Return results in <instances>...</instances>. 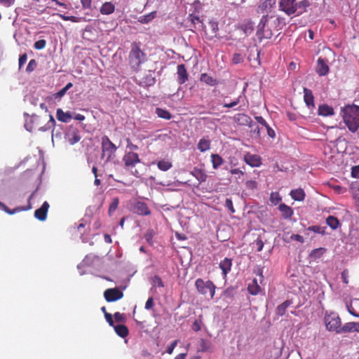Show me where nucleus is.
<instances>
[{
  "instance_id": "obj_1",
  "label": "nucleus",
  "mask_w": 359,
  "mask_h": 359,
  "mask_svg": "<svg viewBox=\"0 0 359 359\" xmlns=\"http://www.w3.org/2000/svg\"><path fill=\"white\" fill-rule=\"evenodd\" d=\"M310 6L309 0H280L278 3L279 10L287 15H299L306 11Z\"/></svg>"
},
{
  "instance_id": "obj_2",
  "label": "nucleus",
  "mask_w": 359,
  "mask_h": 359,
  "mask_svg": "<svg viewBox=\"0 0 359 359\" xmlns=\"http://www.w3.org/2000/svg\"><path fill=\"white\" fill-rule=\"evenodd\" d=\"M343 119L351 132H356L359 128V107L356 105L346 107L344 111Z\"/></svg>"
},
{
  "instance_id": "obj_3",
  "label": "nucleus",
  "mask_w": 359,
  "mask_h": 359,
  "mask_svg": "<svg viewBox=\"0 0 359 359\" xmlns=\"http://www.w3.org/2000/svg\"><path fill=\"white\" fill-rule=\"evenodd\" d=\"M128 59L130 67L135 71H138L141 65L147 60V56L137 43H133Z\"/></svg>"
},
{
  "instance_id": "obj_4",
  "label": "nucleus",
  "mask_w": 359,
  "mask_h": 359,
  "mask_svg": "<svg viewBox=\"0 0 359 359\" xmlns=\"http://www.w3.org/2000/svg\"><path fill=\"white\" fill-rule=\"evenodd\" d=\"M123 161L126 168L130 171L132 175L136 177H139L140 176V172L135 169L136 165L141 162L139 155L136 152L126 151L123 157Z\"/></svg>"
},
{
  "instance_id": "obj_5",
  "label": "nucleus",
  "mask_w": 359,
  "mask_h": 359,
  "mask_svg": "<svg viewBox=\"0 0 359 359\" xmlns=\"http://www.w3.org/2000/svg\"><path fill=\"white\" fill-rule=\"evenodd\" d=\"M101 149L102 158H105L104 164L111 161L115 157L117 147L106 135H104L101 138Z\"/></svg>"
},
{
  "instance_id": "obj_6",
  "label": "nucleus",
  "mask_w": 359,
  "mask_h": 359,
  "mask_svg": "<svg viewBox=\"0 0 359 359\" xmlns=\"http://www.w3.org/2000/svg\"><path fill=\"white\" fill-rule=\"evenodd\" d=\"M325 324L327 330L334 331L337 333L341 332V319L337 313H327L325 316Z\"/></svg>"
},
{
  "instance_id": "obj_7",
  "label": "nucleus",
  "mask_w": 359,
  "mask_h": 359,
  "mask_svg": "<svg viewBox=\"0 0 359 359\" xmlns=\"http://www.w3.org/2000/svg\"><path fill=\"white\" fill-rule=\"evenodd\" d=\"M195 286L200 294H207L209 293L211 299L215 296L216 287L212 281H205L202 278H198L195 282Z\"/></svg>"
},
{
  "instance_id": "obj_8",
  "label": "nucleus",
  "mask_w": 359,
  "mask_h": 359,
  "mask_svg": "<svg viewBox=\"0 0 359 359\" xmlns=\"http://www.w3.org/2000/svg\"><path fill=\"white\" fill-rule=\"evenodd\" d=\"M276 0H260L257 8V13L269 15L275 7Z\"/></svg>"
},
{
  "instance_id": "obj_9",
  "label": "nucleus",
  "mask_w": 359,
  "mask_h": 359,
  "mask_svg": "<svg viewBox=\"0 0 359 359\" xmlns=\"http://www.w3.org/2000/svg\"><path fill=\"white\" fill-rule=\"evenodd\" d=\"M36 194V190L34 191L31 194V196H29V198L28 199V205L25 207H19V208H14L13 210H11L5 204L0 202V210L5 211L6 212H7L9 215H13L20 211L29 210L32 208V204H31V201L34 198V197L35 196Z\"/></svg>"
},
{
  "instance_id": "obj_10",
  "label": "nucleus",
  "mask_w": 359,
  "mask_h": 359,
  "mask_svg": "<svg viewBox=\"0 0 359 359\" xmlns=\"http://www.w3.org/2000/svg\"><path fill=\"white\" fill-rule=\"evenodd\" d=\"M238 107L236 109L237 110L242 111L244 110L245 108L248 107V102L246 100V97L244 94L240 95L237 98L231 102L230 103H224V107L225 108H232L239 104Z\"/></svg>"
},
{
  "instance_id": "obj_11",
  "label": "nucleus",
  "mask_w": 359,
  "mask_h": 359,
  "mask_svg": "<svg viewBox=\"0 0 359 359\" xmlns=\"http://www.w3.org/2000/svg\"><path fill=\"white\" fill-rule=\"evenodd\" d=\"M104 296L108 302H111L121 299L123 293L116 288H111L104 291Z\"/></svg>"
},
{
  "instance_id": "obj_12",
  "label": "nucleus",
  "mask_w": 359,
  "mask_h": 359,
  "mask_svg": "<svg viewBox=\"0 0 359 359\" xmlns=\"http://www.w3.org/2000/svg\"><path fill=\"white\" fill-rule=\"evenodd\" d=\"M49 208V204L47 201L43 202L41 207L34 212V217L39 221H45L47 217V212Z\"/></svg>"
},
{
  "instance_id": "obj_13",
  "label": "nucleus",
  "mask_w": 359,
  "mask_h": 359,
  "mask_svg": "<svg viewBox=\"0 0 359 359\" xmlns=\"http://www.w3.org/2000/svg\"><path fill=\"white\" fill-rule=\"evenodd\" d=\"M244 161L251 167H259L262 164L261 158L259 156L249 153L245 155Z\"/></svg>"
},
{
  "instance_id": "obj_14",
  "label": "nucleus",
  "mask_w": 359,
  "mask_h": 359,
  "mask_svg": "<svg viewBox=\"0 0 359 359\" xmlns=\"http://www.w3.org/2000/svg\"><path fill=\"white\" fill-rule=\"evenodd\" d=\"M329 72V67L325 62V60L323 58H318L316 66V72L320 76H325Z\"/></svg>"
},
{
  "instance_id": "obj_15",
  "label": "nucleus",
  "mask_w": 359,
  "mask_h": 359,
  "mask_svg": "<svg viewBox=\"0 0 359 359\" xmlns=\"http://www.w3.org/2000/svg\"><path fill=\"white\" fill-rule=\"evenodd\" d=\"M177 81L180 84L184 83L188 80V74L184 65L177 66Z\"/></svg>"
},
{
  "instance_id": "obj_16",
  "label": "nucleus",
  "mask_w": 359,
  "mask_h": 359,
  "mask_svg": "<svg viewBox=\"0 0 359 359\" xmlns=\"http://www.w3.org/2000/svg\"><path fill=\"white\" fill-rule=\"evenodd\" d=\"M304 100L309 109H313L315 107L314 97L312 91L306 88H304Z\"/></svg>"
},
{
  "instance_id": "obj_17",
  "label": "nucleus",
  "mask_w": 359,
  "mask_h": 359,
  "mask_svg": "<svg viewBox=\"0 0 359 359\" xmlns=\"http://www.w3.org/2000/svg\"><path fill=\"white\" fill-rule=\"evenodd\" d=\"M99 260L98 257L93 255H88L83 259L81 263H80L77 268L80 271L81 268L83 266H93L94 263Z\"/></svg>"
},
{
  "instance_id": "obj_18",
  "label": "nucleus",
  "mask_w": 359,
  "mask_h": 359,
  "mask_svg": "<svg viewBox=\"0 0 359 359\" xmlns=\"http://www.w3.org/2000/svg\"><path fill=\"white\" fill-rule=\"evenodd\" d=\"M278 210L281 213L282 217L285 219H291L292 216L294 214L293 210L290 206L287 205L285 203H280L278 206Z\"/></svg>"
},
{
  "instance_id": "obj_19",
  "label": "nucleus",
  "mask_w": 359,
  "mask_h": 359,
  "mask_svg": "<svg viewBox=\"0 0 359 359\" xmlns=\"http://www.w3.org/2000/svg\"><path fill=\"white\" fill-rule=\"evenodd\" d=\"M341 332H359V322H350L345 323L341 329Z\"/></svg>"
},
{
  "instance_id": "obj_20",
  "label": "nucleus",
  "mask_w": 359,
  "mask_h": 359,
  "mask_svg": "<svg viewBox=\"0 0 359 359\" xmlns=\"http://www.w3.org/2000/svg\"><path fill=\"white\" fill-rule=\"evenodd\" d=\"M318 115L323 116H330L334 115V111L332 107L327 104H320L318 107Z\"/></svg>"
},
{
  "instance_id": "obj_21",
  "label": "nucleus",
  "mask_w": 359,
  "mask_h": 359,
  "mask_svg": "<svg viewBox=\"0 0 359 359\" xmlns=\"http://www.w3.org/2000/svg\"><path fill=\"white\" fill-rule=\"evenodd\" d=\"M232 266V261L231 259L224 258L219 263V268L222 271V273L224 276L227 275V273L231 271Z\"/></svg>"
},
{
  "instance_id": "obj_22",
  "label": "nucleus",
  "mask_w": 359,
  "mask_h": 359,
  "mask_svg": "<svg viewBox=\"0 0 359 359\" xmlns=\"http://www.w3.org/2000/svg\"><path fill=\"white\" fill-rule=\"evenodd\" d=\"M191 174L200 182H205L207 179V175L204 170L194 168V170L191 172Z\"/></svg>"
},
{
  "instance_id": "obj_23",
  "label": "nucleus",
  "mask_w": 359,
  "mask_h": 359,
  "mask_svg": "<svg viewBox=\"0 0 359 359\" xmlns=\"http://www.w3.org/2000/svg\"><path fill=\"white\" fill-rule=\"evenodd\" d=\"M135 208L137 213L140 215H149L151 213L147 204L143 202H137Z\"/></svg>"
},
{
  "instance_id": "obj_24",
  "label": "nucleus",
  "mask_w": 359,
  "mask_h": 359,
  "mask_svg": "<svg viewBox=\"0 0 359 359\" xmlns=\"http://www.w3.org/2000/svg\"><path fill=\"white\" fill-rule=\"evenodd\" d=\"M56 117L58 121L63 123L69 122L72 118L70 112H64L61 109H57Z\"/></svg>"
},
{
  "instance_id": "obj_25",
  "label": "nucleus",
  "mask_w": 359,
  "mask_h": 359,
  "mask_svg": "<svg viewBox=\"0 0 359 359\" xmlns=\"http://www.w3.org/2000/svg\"><path fill=\"white\" fill-rule=\"evenodd\" d=\"M291 198L297 201H302L305 198V192L302 189H293L290 191Z\"/></svg>"
},
{
  "instance_id": "obj_26",
  "label": "nucleus",
  "mask_w": 359,
  "mask_h": 359,
  "mask_svg": "<svg viewBox=\"0 0 359 359\" xmlns=\"http://www.w3.org/2000/svg\"><path fill=\"white\" fill-rule=\"evenodd\" d=\"M115 11V6L111 2H104L100 9V12L102 15H110Z\"/></svg>"
},
{
  "instance_id": "obj_27",
  "label": "nucleus",
  "mask_w": 359,
  "mask_h": 359,
  "mask_svg": "<svg viewBox=\"0 0 359 359\" xmlns=\"http://www.w3.org/2000/svg\"><path fill=\"white\" fill-rule=\"evenodd\" d=\"M197 148L201 152H205L210 149V142L208 138L203 137L201 139L197 144Z\"/></svg>"
},
{
  "instance_id": "obj_28",
  "label": "nucleus",
  "mask_w": 359,
  "mask_h": 359,
  "mask_svg": "<svg viewBox=\"0 0 359 359\" xmlns=\"http://www.w3.org/2000/svg\"><path fill=\"white\" fill-rule=\"evenodd\" d=\"M201 81L204 82L208 86H215L217 84V79H214L212 76H210L206 73H203L201 75Z\"/></svg>"
},
{
  "instance_id": "obj_29",
  "label": "nucleus",
  "mask_w": 359,
  "mask_h": 359,
  "mask_svg": "<svg viewBox=\"0 0 359 359\" xmlns=\"http://www.w3.org/2000/svg\"><path fill=\"white\" fill-rule=\"evenodd\" d=\"M248 290L249 293L252 295H256L260 292L261 288L256 279H253L252 282L249 283Z\"/></svg>"
},
{
  "instance_id": "obj_30",
  "label": "nucleus",
  "mask_w": 359,
  "mask_h": 359,
  "mask_svg": "<svg viewBox=\"0 0 359 359\" xmlns=\"http://www.w3.org/2000/svg\"><path fill=\"white\" fill-rule=\"evenodd\" d=\"M156 79L151 71H149V73L144 76L142 81H141L142 85L145 86H151L154 85Z\"/></svg>"
},
{
  "instance_id": "obj_31",
  "label": "nucleus",
  "mask_w": 359,
  "mask_h": 359,
  "mask_svg": "<svg viewBox=\"0 0 359 359\" xmlns=\"http://www.w3.org/2000/svg\"><path fill=\"white\" fill-rule=\"evenodd\" d=\"M66 139L70 144L73 145L81 140V136L78 132L73 131L72 133H68L66 135Z\"/></svg>"
},
{
  "instance_id": "obj_32",
  "label": "nucleus",
  "mask_w": 359,
  "mask_h": 359,
  "mask_svg": "<svg viewBox=\"0 0 359 359\" xmlns=\"http://www.w3.org/2000/svg\"><path fill=\"white\" fill-rule=\"evenodd\" d=\"M269 19V15H263L262 18L260 19V21L257 25V34L259 35H261L263 34L264 29L268 23Z\"/></svg>"
},
{
  "instance_id": "obj_33",
  "label": "nucleus",
  "mask_w": 359,
  "mask_h": 359,
  "mask_svg": "<svg viewBox=\"0 0 359 359\" xmlns=\"http://www.w3.org/2000/svg\"><path fill=\"white\" fill-rule=\"evenodd\" d=\"M292 304L291 300H286L283 304H280L276 309V313L278 316H283L287 309Z\"/></svg>"
},
{
  "instance_id": "obj_34",
  "label": "nucleus",
  "mask_w": 359,
  "mask_h": 359,
  "mask_svg": "<svg viewBox=\"0 0 359 359\" xmlns=\"http://www.w3.org/2000/svg\"><path fill=\"white\" fill-rule=\"evenodd\" d=\"M156 15V11H152L147 15H142L139 18L138 21L142 24H147L155 18Z\"/></svg>"
},
{
  "instance_id": "obj_35",
  "label": "nucleus",
  "mask_w": 359,
  "mask_h": 359,
  "mask_svg": "<svg viewBox=\"0 0 359 359\" xmlns=\"http://www.w3.org/2000/svg\"><path fill=\"white\" fill-rule=\"evenodd\" d=\"M326 223L333 230L337 229L339 226V219L334 216H329L326 219Z\"/></svg>"
},
{
  "instance_id": "obj_36",
  "label": "nucleus",
  "mask_w": 359,
  "mask_h": 359,
  "mask_svg": "<svg viewBox=\"0 0 359 359\" xmlns=\"http://www.w3.org/2000/svg\"><path fill=\"white\" fill-rule=\"evenodd\" d=\"M210 157L214 169H217L224 163V160L218 154H212Z\"/></svg>"
},
{
  "instance_id": "obj_37",
  "label": "nucleus",
  "mask_w": 359,
  "mask_h": 359,
  "mask_svg": "<svg viewBox=\"0 0 359 359\" xmlns=\"http://www.w3.org/2000/svg\"><path fill=\"white\" fill-rule=\"evenodd\" d=\"M325 250H326L323 248L314 249L311 252L309 256L311 259L316 260L321 257V256L325 252Z\"/></svg>"
},
{
  "instance_id": "obj_38",
  "label": "nucleus",
  "mask_w": 359,
  "mask_h": 359,
  "mask_svg": "<svg viewBox=\"0 0 359 359\" xmlns=\"http://www.w3.org/2000/svg\"><path fill=\"white\" fill-rule=\"evenodd\" d=\"M116 333L121 337H125L128 334V330L126 326L123 325H118L114 326Z\"/></svg>"
},
{
  "instance_id": "obj_39",
  "label": "nucleus",
  "mask_w": 359,
  "mask_h": 359,
  "mask_svg": "<svg viewBox=\"0 0 359 359\" xmlns=\"http://www.w3.org/2000/svg\"><path fill=\"white\" fill-rule=\"evenodd\" d=\"M156 114L158 117L165 120H170L172 118L171 114L168 110L164 109L156 108Z\"/></svg>"
},
{
  "instance_id": "obj_40",
  "label": "nucleus",
  "mask_w": 359,
  "mask_h": 359,
  "mask_svg": "<svg viewBox=\"0 0 359 359\" xmlns=\"http://www.w3.org/2000/svg\"><path fill=\"white\" fill-rule=\"evenodd\" d=\"M210 348H211L210 341L205 340L204 339H201L200 340L198 351L207 352V351H209L210 350Z\"/></svg>"
},
{
  "instance_id": "obj_41",
  "label": "nucleus",
  "mask_w": 359,
  "mask_h": 359,
  "mask_svg": "<svg viewBox=\"0 0 359 359\" xmlns=\"http://www.w3.org/2000/svg\"><path fill=\"white\" fill-rule=\"evenodd\" d=\"M25 116H27V118L25 120V128L27 131H32L33 126L32 123L37 119V116H32L29 117L27 114H25Z\"/></svg>"
},
{
  "instance_id": "obj_42",
  "label": "nucleus",
  "mask_w": 359,
  "mask_h": 359,
  "mask_svg": "<svg viewBox=\"0 0 359 359\" xmlns=\"http://www.w3.org/2000/svg\"><path fill=\"white\" fill-rule=\"evenodd\" d=\"M172 163L169 161L161 160L157 163L159 170L162 171H167L172 168Z\"/></svg>"
},
{
  "instance_id": "obj_43",
  "label": "nucleus",
  "mask_w": 359,
  "mask_h": 359,
  "mask_svg": "<svg viewBox=\"0 0 359 359\" xmlns=\"http://www.w3.org/2000/svg\"><path fill=\"white\" fill-rule=\"evenodd\" d=\"M269 201L272 205H276L282 201V197L278 192H271L270 194Z\"/></svg>"
},
{
  "instance_id": "obj_44",
  "label": "nucleus",
  "mask_w": 359,
  "mask_h": 359,
  "mask_svg": "<svg viewBox=\"0 0 359 359\" xmlns=\"http://www.w3.org/2000/svg\"><path fill=\"white\" fill-rule=\"evenodd\" d=\"M118 203H119V200L117 197H115L112 199V201L109 208V213L110 215L117 209Z\"/></svg>"
},
{
  "instance_id": "obj_45",
  "label": "nucleus",
  "mask_w": 359,
  "mask_h": 359,
  "mask_svg": "<svg viewBox=\"0 0 359 359\" xmlns=\"http://www.w3.org/2000/svg\"><path fill=\"white\" fill-rule=\"evenodd\" d=\"M57 15L61 18L63 20H65V21H71V22H80V18L76 17V16H67L65 15H63V14H57Z\"/></svg>"
},
{
  "instance_id": "obj_46",
  "label": "nucleus",
  "mask_w": 359,
  "mask_h": 359,
  "mask_svg": "<svg viewBox=\"0 0 359 359\" xmlns=\"http://www.w3.org/2000/svg\"><path fill=\"white\" fill-rule=\"evenodd\" d=\"M153 286L163 287L164 286L161 278L158 276H154L151 279Z\"/></svg>"
},
{
  "instance_id": "obj_47",
  "label": "nucleus",
  "mask_w": 359,
  "mask_h": 359,
  "mask_svg": "<svg viewBox=\"0 0 359 359\" xmlns=\"http://www.w3.org/2000/svg\"><path fill=\"white\" fill-rule=\"evenodd\" d=\"M46 41L44 39H40L36 41L34 44V47L36 50H42L46 47Z\"/></svg>"
},
{
  "instance_id": "obj_48",
  "label": "nucleus",
  "mask_w": 359,
  "mask_h": 359,
  "mask_svg": "<svg viewBox=\"0 0 359 359\" xmlns=\"http://www.w3.org/2000/svg\"><path fill=\"white\" fill-rule=\"evenodd\" d=\"M36 66H37L36 61L34 59H32L29 62V63H28V65H27V66L26 67V71L27 72H29V73L32 72H33L34 70V69L36 67Z\"/></svg>"
},
{
  "instance_id": "obj_49",
  "label": "nucleus",
  "mask_w": 359,
  "mask_h": 359,
  "mask_svg": "<svg viewBox=\"0 0 359 359\" xmlns=\"http://www.w3.org/2000/svg\"><path fill=\"white\" fill-rule=\"evenodd\" d=\"M127 145H126V151H132L135 152V151L138 150L139 147L137 145L132 143L130 139L126 140Z\"/></svg>"
},
{
  "instance_id": "obj_50",
  "label": "nucleus",
  "mask_w": 359,
  "mask_h": 359,
  "mask_svg": "<svg viewBox=\"0 0 359 359\" xmlns=\"http://www.w3.org/2000/svg\"><path fill=\"white\" fill-rule=\"evenodd\" d=\"M202 325H203V322L201 319H196L193 325H192V329L195 332H198L201 330V327H202Z\"/></svg>"
},
{
  "instance_id": "obj_51",
  "label": "nucleus",
  "mask_w": 359,
  "mask_h": 359,
  "mask_svg": "<svg viewBox=\"0 0 359 359\" xmlns=\"http://www.w3.org/2000/svg\"><path fill=\"white\" fill-rule=\"evenodd\" d=\"M241 118L243 121V123L246 125H248L249 127L253 126L252 121L249 116H248L246 114H241Z\"/></svg>"
},
{
  "instance_id": "obj_52",
  "label": "nucleus",
  "mask_w": 359,
  "mask_h": 359,
  "mask_svg": "<svg viewBox=\"0 0 359 359\" xmlns=\"http://www.w3.org/2000/svg\"><path fill=\"white\" fill-rule=\"evenodd\" d=\"M233 63L235 65L243 62V57L240 53H234L232 58Z\"/></svg>"
},
{
  "instance_id": "obj_53",
  "label": "nucleus",
  "mask_w": 359,
  "mask_h": 359,
  "mask_svg": "<svg viewBox=\"0 0 359 359\" xmlns=\"http://www.w3.org/2000/svg\"><path fill=\"white\" fill-rule=\"evenodd\" d=\"M308 230L320 234L325 233V231L320 226H311Z\"/></svg>"
},
{
  "instance_id": "obj_54",
  "label": "nucleus",
  "mask_w": 359,
  "mask_h": 359,
  "mask_svg": "<svg viewBox=\"0 0 359 359\" xmlns=\"http://www.w3.org/2000/svg\"><path fill=\"white\" fill-rule=\"evenodd\" d=\"M253 31V25L251 22H248L243 26V32L245 34L248 35Z\"/></svg>"
},
{
  "instance_id": "obj_55",
  "label": "nucleus",
  "mask_w": 359,
  "mask_h": 359,
  "mask_svg": "<svg viewBox=\"0 0 359 359\" xmlns=\"http://www.w3.org/2000/svg\"><path fill=\"white\" fill-rule=\"evenodd\" d=\"M27 60V55L26 53L22 54L19 57V69H21L22 67L26 63Z\"/></svg>"
},
{
  "instance_id": "obj_56",
  "label": "nucleus",
  "mask_w": 359,
  "mask_h": 359,
  "mask_svg": "<svg viewBox=\"0 0 359 359\" xmlns=\"http://www.w3.org/2000/svg\"><path fill=\"white\" fill-rule=\"evenodd\" d=\"M225 207L228 208L231 212L233 213L235 212V210L233 208V202L231 199L226 198L225 201Z\"/></svg>"
},
{
  "instance_id": "obj_57",
  "label": "nucleus",
  "mask_w": 359,
  "mask_h": 359,
  "mask_svg": "<svg viewBox=\"0 0 359 359\" xmlns=\"http://www.w3.org/2000/svg\"><path fill=\"white\" fill-rule=\"evenodd\" d=\"M177 343H178V340H175L173 341L170 346H168L167 348V353L168 354H172L175 348L176 347V346L177 345Z\"/></svg>"
},
{
  "instance_id": "obj_58",
  "label": "nucleus",
  "mask_w": 359,
  "mask_h": 359,
  "mask_svg": "<svg viewBox=\"0 0 359 359\" xmlns=\"http://www.w3.org/2000/svg\"><path fill=\"white\" fill-rule=\"evenodd\" d=\"M351 175L355 178H359V165L352 167Z\"/></svg>"
},
{
  "instance_id": "obj_59",
  "label": "nucleus",
  "mask_w": 359,
  "mask_h": 359,
  "mask_svg": "<svg viewBox=\"0 0 359 359\" xmlns=\"http://www.w3.org/2000/svg\"><path fill=\"white\" fill-rule=\"evenodd\" d=\"M287 116L288 119L292 121H297L299 117V116L296 113L291 111L287 112Z\"/></svg>"
},
{
  "instance_id": "obj_60",
  "label": "nucleus",
  "mask_w": 359,
  "mask_h": 359,
  "mask_svg": "<svg viewBox=\"0 0 359 359\" xmlns=\"http://www.w3.org/2000/svg\"><path fill=\"white\" fill-rule=\"evenodd\" d=\"M153 236H154V231H153L152 230H149V231L145 233L144 238H145L146 241H147L149 243H151V241H152V238H153Z\"/></svg>"
},
{
  "instance_id": "obj_61",
  "label": "nucleus",
  "mask_w": 359,
  "mask_h": 359,
  "mask_svg": "<svg viewBox=\"0 0 359 359\" xmlns=\"http://www.w3.org/2000/svg\"><path fill=\"white\" fill-rule=\"evenodd\" d=\"M255 118L259 124L262 125L265 128L269 125L265 119L261 116H255Z\"/></svg>"
},
{
  "instance_id": "obj_62",
  "label": "nucleus",
  "mask_w": 359,
  "mask_h": 359,
  "mask_svg": "<svg viewBox=\"0 0 359 359\" xmlns=\"http://www.w3.org/2000/svg\"><path fill=\"white\" fill-rule=\"evenodd\" d=\"M115 320L117 322H123L125 320V316L123 313H121L119 312H116L114 313Z\"/></svg>"
},
{
  "instance_id": "obj_63",
  "label": "nucleus",
  "mask_w": 359,
  "mask_h": 359,
  "mask_svg": "<svg viewBox=\"0 0 359 359\" xmlns=\"http://www.w3.org/2000/svg\"><path fill=\"white\" fill-rule=\"evenodd\" d=\"M255 245H256V248H257V250L258 252H260L263 249V247H264V243L263 241H262V239L260 238H257L255 241Z\"/></svg>"
},
{
  "instance_id": "obj_64",
  "label": "nucleus",
  "mask_w": 359,
  "mask_h": 359,
  "mask_svg": "<svg viewBox=\"0 0 359 359\" xmlns=\"http://www.w3.org/2000/svg\"><path fill=\"white\" fill-rule=\"evenodd\" d=\"M15 2V0H0V4L8 8L11 6Z\"/></svg>"
}]
</instances>
